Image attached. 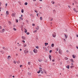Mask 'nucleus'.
<instances>
[{"instance_id":"1","label":"nucleus","mask_w":78,"mask_h":78,"mask_svg":"<svg viewBox=\"0 0 78 78\" xmlns=\"http://www.w3.org/2000/svg\"><path fill=\"white\" fill-rule=\"evenodd\" d=\"M52 37H55L56 36V33L55 32H54L52 34Z\"/></svg>"},{"instance_id":"2","label":"nucleus","mask_w":78,"mask_h":78,"mask_svg":"<svg viewBox=\"0 0 78 78\" xmlns=\"http://www.w3.org/2000/svg\"><path fill=\"white\" fill-rule=\"evenodd\" d=\"M33 51L34 53H37V50L36 49H35L33 50Z\"/></svg>"},{"instance_id":"3","label":"nucleus","mask_w":78,"mask_h":78,"mask_svg":"<svg viewBox=\"0 0 78 78\" xmlns=\"http://www.w3.org/2000/svg\"><path fill=\"white\" fill-rule=\"evenodd\" d=\"M58 53L59 54H61V55H62V50L61 49H59L58 51Z\"/></svg>"},{"instance_id":"4","label":"nucleus","mask_w":78,"mask_h":78,"mask_svg":"<svg viewBox=\"0 0 78 78\" xmlns=\"http://www.w3.org/2000/svg\"><path fill=\"white\" fill-rule=\"evenodd\" d=\"M24 53L26 54L28 52V51H27V50H26L24 51Z\"/></svg>"},{"instance_id":"5","label":"nucleus","mask_w":78,"mask_h":78,"mask_svg":"<svg viewBox=\"0 0 78 78\" xmlns=\"http://www.w3.org/2000/svg\"><path fill=\"white\" fill-rule=\"evenodd\" d=\"M70 61L71 62H75L73 61V60L72 59H70Z\"/></svg>"},{"instance_id":"6","label":"nucleus","mask_w":78,"mask_h":78,"mask_svg":"<svg viewBox=\"0 0 78 78\" xmlns=\"http://www.w3.org/2000/svg\"><path fill=\"white\" fill-rule=\"evenodd\" d=\"M22 38L23 39V40H25V37H23V36H22Z\"/></svg>"},{"instance_id":"7","label":"nucleus","mask_w":78,"mask_h":78,"mask_svg":"<svg viewBox=\"0 0 78 78\" xmlns=\"http://www.w3.org/2000/svg\"><path fill=\"white\" fill-rule=\"evenodd\" d=\"M49 58L50 59V61H51V55H49Z\"/></svg>"},{"instance_id":"8","label":"nucleus","mask_w":78,"mask_h":78,"mask_svg":"<svg viewBox=\"0 0 78 78\" xmlns=\"http://www.w3.org/2000/svg\"><path fill=\"white\" fill-rule=\"evenodd\" d=\"M39 27L38 26H37V27L35 28V29H36V30H39Z\"/></svg>"},{"instance_id":"9","label":"nucleus","mask_w":78,"mask_h":78,"mask_svg":"<svg viewBox=\"0 0 78 78\" xmlns=\"http://www.w3.org/2000/svg\"><path fill=\"white\" fill-rule=\"evenodd\" d=\"M65 60H68V59H69V58H68L67 57H65Z\"/></svg>"},{"instance_id":"10","label":"nucleus","mask_w":78,"mask_h":78,"mask_svg":"<svg viewBox=\"0 0 78 78\" xmlns=\"http://www.w3.org/2000/svg\"><path fill=\"white\" fill-rule=\"evenodd\" d=\"M0 52L2 54H3V53H4V51H1Z\"/></svg>"},{"instance_id":"11","label":"nucleus","mask_w":78,"mask_h":78,"mask_svg":"<svg viewBox=\"0 0 78 78\" xmlns=\"http://www.w3.org/2000/svg\"><path fill=\"white\" fill-rule=\"evenodd\" d=\"M65 37L66 39H67V37H68V36L67 35L65 34Z\"/></svg>"},{"instance_id":"12","label":"nucleus","mask_w":78,"mask_h":78,"mask_svg":"<svg viewBox=\"0 0 78 78\" xmlns=\"http://www.w3.org/2000/svg\"><path fill=\"white\" fill-rule=\"evenodd\" d=\"M69 67H70V66H69V65H68L66 66V68H67V69H69Z\"/></svg>"},{"instance_id":"13","label":"nucleus","mask_w":78,"mask_h":78,"mask_svg":"<svg viewBox=\"0 0 78 78\" xmlns=\"http://www.w3.org/2000/svg\"><path fill=\"white\" fill-rule=\"evenodd\" d=\"M27 74L28 75H30V76H31V73H30L29 72Z\"/></svg>"},{"instance_id":"14","label":"nucleus","mask_w":78,"mask_h":78,"mask_svg":"<svg viewBox=\"0 0 78 78\" xmlns=\"http://www.w3.org/2000/svg\"><path fill=\"white\" fill-rule=\"evenodd\" d=\"M3 49L4 50H6V48L4 47H2Z\"/></svg>"},{"instance_id":"15","label":"nucleus","mask_w":78,"mask_h":78,"mask_svg":"<svg viewBox=\"0 0 78 78\" xmlns=\"http://www.w3.org/2000/svg\"><path fill=\"white\" fill-rule=\"evenodd\" d=\"M12 17H15V14H14V13H12Z\"/></svg>"},{"instance_id":"16","label":"nucleus","mask_w":78,"mask_h":78,"mask_svg":"<svg viewBox=\"0 0 78 78\" xmlns=\"http://www.w3.org/2000/svg\"><path fill=\"white\" fill-rule=\"evenodd\" d=\"M53 12L54 14H55V13L56 12V10H53Z\"/></svg>"},{"instance_id":"17","label":"nucleus","mask_w":78,"mask_h":78,"mask_svg":"<svg viewBox=\"0 0 78 78\" xmlns=\"http://www.w3.org/2000/svg\"><path fill=\"white\" fill-rule=\"evenodd\" d=\"M42 61V59H38V61L39 62H41V61Z\"/></svg>"},{"instance_id":"18","label":"nucleus","mask_w":78,"mask_h":78,"mask_svg":"<svg viewBox=\"0 0 78 78\" xmlns=\"http://www.w3.org/2000/svg\"><path fill=\"white\" fill-rule=\"evenodd\" d=\"M58 49H59V48H55V50H56V51H58Z\"/></svg>"},{"instance_id":"19","label":"nucleus","mask_w":78,"mask_h":78,"mask_svg":"<svg viewBox=\"0 0 78 78\" xmlns=\"http://www.w3.org/2000/svg\"><path fill=\"white\" fill-rule=\"evenodd\" d=\"M23 12H24V11L23 10V9H22L21 12H22V13H23Z\"/></svg>"},{"instance_id":"20","label":"nucleus","mask_w":78,"mask_h":78,"mask_svg":"<svg viewBox=\"0 0 78 78\" xmlns=\"http://www.w3.org/2000/svg\"><path fill=\"white\" fill-rule=\"evenodd\" d=\"M17 63V64H19L20 63V61H19V60H18V61L16 62Z\"/></svg>"},{"instance_id":"21","label":"nucleus","mask_w":78,"mask_h":78,"mask_svg":"<svg viewBox=\"0 0 78 78\" xmlns=\"http://www.w3.org/2000/svg\"><path fill=\"white\" fill-rule=\"evenodd\" d=\"M51 46L52 47H54V44H51Z\"/></svg>"},{"instance_id":"22","label":"nucleus","mask_w":78,"mask_h":78,"mask_svg":"<svg viewBox=\"0 0 78 78\" xmlns=\"http://www.w3.org/2000/svg\"><path fill=\"white\" fill-rule=\"evenodd\" d=\"M48 43H45V44H44L45 45V46H46L47 45H48Z\"/></svg>"},{"instance_id":"23","label":"nucleus","mask_w":78,"mask_h":78,"mask_svg":"<svg viewBox=\"0 0 78 78\" xmlns=\"http://www.w3.org/2000/svg\"><path fill=\"white\" fill-rule=\"evenodd\" d=\"M41 70H39V71L37 72V73H40V72H41Z\"/></svg>"},{"instance_id":"24","label":"nucleus","mask_w":78,"mask_h":78,"mask_svg":"<svg viewBox=\"0 0 78 78\" xmlns=\"http://www.w3.org/2000/svg\"><path fill=\"white\" fill-rule=\"evenodd\" d=\"M51 3L52 4H54V3H55V2L53 1H52Z\"/></svg>"},{"instance_id":"25","label":"nucleus","mask_w":78,"mask_h":78,"mask_svg":"<svg viewBox=\"0 0 78 78\" xmlns=\"http://www.w3.org/2000/svg\"><path fill=\"white\" fill-rule=\"evenodd\" d=\"M13 30H14V31H16V30H17V29H15V28L14 27L13 28Z\"/></svg>"},{"instance_id":"26","label":"nucleus","mask_w":78,"mask_h":78,"mask_svg":"<svg viewBox=\"0 0 78 78\" xmlns=\"http://www.w3.org/2000/svg\"><path fill=\"white\" fill-rule=\"evenodd\" d=\"M20 19H21L22 20H23V18H22L21 17H20Z\"/></svg>"},{"instance_id":"27","label":"nucleus","mask_w":78,"mask_h":78,"mask_svg":"<svg viewBox=\"0 0 78 78\" xmlns=\"http://www.w3.org/2000/svg\"><path fill=\"white\" fill-rule=\"evenodd\" d=\"M24 5H28V3L27 2H26L25 3Z\"/></svg>"},{"instance_id":"28","label":"nucleus","mask_w":78,"mask_h":78,"mask_svg":"<svg viewBox=\"0 0 78 78\" xmlns=\"http://www.w3.org/2000/svg\"><path fill=\"white\" fill-rule=\"evenodd\" d=\"M6 14L7 15L9 14V12H8V11H6Z\"/></svg>"},{"instance_id":"29","label":"nucleus","mask_w":78,"mask_h":78,"mask_svg":"<svg viewBox=\"0 0 78 78\" xmlns=\"http://www.w3.org/2000/svg\"><path fill=\"white\" fill-rule=\"evenodd\" d=\"M2 32H4L5 31V29H3L2 30Z\"/></svg>"},{"instance_id":"30","label":"nucleus","mask_w":78,"mask_h":78,"mask_svg":"<svg viewBox=\"0 0 78 78\" xmlns=\"http://www.w3.org/2000/svg\"><path fill=\"white\" fill-rule=\"evenodd\" d=\"M23 46H24V47H26V46H27V44H24L23 45Z\"/></svg>"},{"instance_id":"31","label":"nucleus","mask_w":78,"mask_h":78,"mask_svg":"<svg viewBox=\"0 0 78 78\" xmlns=\"http://www.w3.org/2000/svg\"><path fill=\"white\" fill-rule=\"evenodd\" d=\"M73 58H75V55H73Z\"/></svg>"},{"instance_id":"32","label":"nucleus","mask_w":78,"mask_h":78,"mask_svg":"<svg viewBox=\"0 0 78 78\" xmlns=\"http://www.w3.org/2000/svg\"><path fill=\"white\" fill-rule=\"evenodd\" d=\"M24 32L25 33H27V29H25V31H24Z\"/></svg>"},{"instance_id":"33","label":"nucleus","mask_w":78,"mask_h":78,"mask_svg":"<svg viewBox=\"0 0 78 78\" xmlns=\"http://www.w3.org/2000/svg\"><path fill=\"white\" fill-rule=\"evenodd\" d=\"M30 64H31V62H28V65H30Z\"/></svg>"},{"instance_id":"34","label":"nucleus","mask_w":78,"mask_h":78,"mask_svg":"<svg viewBox=\"0 0 78 78\" xmlns=\"http://www.w3.org/2000/svg\"><path fill=\"white\" fill-rule=\"evenodd\" d=\"M27 35H29V34H30V33L29 32H27Z\"/></svg>"},{"instance_id":"35","label":"nucleus","mask_w":78,"mask_h":78,"mask_svg":"<svg viewBox=\"0 0 78 78\" xmlns=\"http://www.w3.org/2000/svg\"><path fill=\"white\" fill-rule=\"evenodd\" d=\"M75 11V12H76V13H77V12H78V11H77V10H75V11Z\"/></svg>"},{"instance_id":"36","label":"nucleus","mask_w":78,"mask_h":78,"mask_svg":"<svg viewBox=\"0 0 78 78\" xmlns=\"http://www.w3.org/2000/svg\"><path fill=\"white\" fill-rule=\"evenodd\" d=\"M39 69L40 71H42V68L41 67L39 68Z\"/></svg>"},{"instance_id":"37","label":"nucleus","mask_w":78,"mask_h":78,"mask_svg":"<svg viewBox=\"0 0 78 78\" xmlns=\"http://www.w3.org/2000/svg\"><path fill=\"white\" fill-rule=\"evenodd\" d=\"M36 48H37V49H38V48H39V47L37 46L36 47Z\"/></svg>"},{"instance_id":"38","label":"nucleus","mask_w":78,"mask_h":78,"mask_svg":"<svg viewBox=\"0 0 78 78\" xmlns=\"http://www.w3.org/2000/svg\"><path fill=\"white\" fill-rule=\"evenodd\" d=\"M40 20H42V17H40Z\"/></svg>"},{"instance_id":"39","label":"nucleus","mask_w":78,"mask_h":78,"mask_svg":"<svg viewBox=\"0 0 78 78\" xmlns=\"http://www.w3.org/2000/svg\"><path fill=\"white\" fill-rule=\"evenodd\" d=\"M36 31H37V30H34V33H35V32H36Z\"/></svg>"},{"instance_id":"40","label":"nucleus","mask_w":78,"mask_h":78,"mask_svg":"<svg viewBox=\"0 0 78 78\" xmlns=\"http://www.w3.org/2000/svg\"><path fill=\"white\" fill-rule=\"evenodd\" d=\"M73 66H70V67L71 69H72V68H73Z\"/></svg>"},{"instance_id":"41","label":"nucleus","mask_w":78,"mask_h":78,"mask_svg":"<svg viewBox=\"0 0 78 78\" xmlns=\"http://www.w3.org/2000/svg\"><path fill=\"white\" fill-rule=\"evenodd\" d=\"M13 62L14 63H15V64H16V62L15 61H13Z\"/></svg>"},{"instance_id":"42","label":"nucleus","mask_w":78,"mask_h":78,"mask_svg":"<svg viewBox=\"0 0 78 78\" xmlns=\"http://www.w3.org/2000/svg\"><path fill=\"white\" fill-rule=\"evenodd\" d=\"M52 52V50H50V51H49V53H51Z\"/></svg>"},{"instance_id":"43","label":"nucleus","mask_w":78,"mask_h":78,"mask_svg":"<svg viewBox=\"0 0 78 78\" xmlns=\"http://www.w3.org/2000/svg\"><path fill=\"white\" fill-rule=\"evenodd\" d=\"M41 73H44V72H43V71H42L41 70Z\"/></svg>"},{"instance_id":"44","label":"nucleus","mask_w":78,"mask_h":78,"mask_svg":"<svg viewBox=\"0 0 78 78\" xmlns=\"http://www.w3.org/2000/svg\"><path fill=\"white\" fill-rule=\"evenodd\" d=\"M16 22L17 23H18V20H16Z\"/></svg>"},{"instance_id":"45","label":"nucleus","mask_w":78,"mask_h":78,"mask_svg":"<svg viewBox=\"0 0 78 78\" xmlns=\"http://www.w3.org/2000/svg\"><path fill=\"white\" fill-rule=\"evenodd\" d=\"M32 26H35V24L34 23L32 24Z\"/></svg>"},{"instance_id":"46","label":"nucleus","mask_w":78,"mask_h":78,"mask_svg":"<svg viewBox=\"0 0 78 78\" xmlns=\"http://www.w3.org/2000/svg\"><path fill=\"white\" fill-rule=\"evenodd\" d=\"M9 25H11V22H9Z\"/></svg>"},{"instance_id":"47","label":"nucleus","mask_w":78,"mask_h":78,"mask_svg":"<svg viewBox=\"0 0 78 78\" xmlns=\"http://www.w3.org/2000/svg\"><path fill=\"white\" fill-rule=\"evenodd\" d=\"M10 57H11V56H10V55H9L8 57V58H10Z\"/></svg>"},{"instance_id":"48","label":"nucleus","mask_w":78,"mask_h":78,"mask_svg":"<svg viewBox=\"0 0 78 78\" xmlns=\"http://www.w3.org/2000/svg\"><path fill=\"white\" fill-rule=\"evenodd\" d=\"M22 41L24 43H25V41Z\"/></svg>"},{"instance_id":"49","label":"nucleus","mask_w":78,"mask_h":78,"mask_svg":"<svg viewBox=\"0 0 78 78\" xmlns=\"http://www.w3.org/2000/svg\"><path fill=\"white\" fill-rule=\"evenodd\" d=\"M0 29H2V27L1 26H0Z\"/></svg>"},{"instance_id":"50","label":"nucleus","mask_w":78,"mask_h":78,"mask_svg":"<svg viewBox=\"0 0 78 78\" xmlns=\"http://www.w3.org/2000/svg\"><path fill=\"white\" fill-rule=\"evenodd\" d=\"M44 72L45 73H46L47 72H45V70H44Z\"/></svg>"},{"instance_id":"51","label":"nucleus","mask_w":78,"mask_h":78,"mask_svg":"<svg viewBox=\"0 0 78 78\" xmlns=\"http://www.w3.org/2000/svg\"><path fill=\"white\" fill-rule=\"evenodd\" d=\"M34 11H35V12H37H37H37V11H36V10H34Z\"/></svg>"},{"instance_id":"52","label":"nucleus","mask_w":78,"mask_h":78,"mask_svg":"<svg viewBox=\"0 0 78 78\" xmlns=\"http://www.w3.org/2000/svg\"><path fill=\"white\" fill-rule=\"evenodd\" d=\"M20 67H22V65H20Z\"/></svg>"},{"instance_id":"53","label":"nucleus","mask_w":78,"mask_h":78,"mask_svg":"<svg viewBox=\"0 0 78 78\" xmlns=\"http://www.w3.org/2000/svg\"><path fill=\"white\" fill-rule=\"evenodd\" d=\"M18 45H19V46H21V44H20Z\"/></svg>"},{"instance_id":"54","label":"nucleus","mask_w":78,"mask_h":78,"mask_svg":"<svg viewBox=\"0 0 78 78\" xmlns=\"http://www.w3.org/2000/svg\"><path fill=\"white\" fill-rule=\"evenodd\" d=\"M69 51H68V50H67L66 51V52H67V53L69 52Z\"/></svg>"},{"instance_id":"55","label":"nucleus","mask_w":78,"mask_h":78,"mask_svg":"<svg viewBox=\"0 0 78 78\" xmlns=\"http://www.w3.org/2000/svg\"><path fill=\"white\" fill-rule=\"evenodd\" d=\"M8 5V4H7V3H6L5 4V6H7V5Z\"/></svg>"},{"instance_id":"56","label":"nucleus","mask_w":78,"mask_h":78,"mask_svg":"<svg viewBox=\"0 0 78 78\" xmlns=\"http://www.w3.org/2000/svg\"><path fill=\"white\" fill-rule=\"evenodd\" d=\"M68 6L69 8H70V6L68 5Z\"/></svg>"},{"instance_id":"57","label":"nucleus","mask_w":78,"mask_h":78,"mask_svg":"<svg viewBox=\"0 0 78 78\" xmlns=\"http://www.w3.org/2000/svg\"><path fill=\"white\" fill-rule=\"evenodd\" d=\"M76 76L77 77H78V75H76Z\"/></svg>"},{"instance_id":"58","label":"nucleus","mask_w":78,"mask_h":78,"mask_svg":"<svg viewBox=\"0 0 78 78\" xmlns=\"http://www.w3.org/2000/svg\"><path fill=\"white\" fill-rule=\"evenodd\" d=\"M76 37H78V35H76Z\"/></svg>"},{"instance_id":"59","label":"nucleus","mask_w":78,"mask_h":78,"mask_svg":"<svg viewBox=\"0 0 78 78\" xmlns=\"http://www.w3.org/2000/svg\"><path fill=\"white\" fill-rule=\"evenodd\" d=\"M38 76H41V75L40 74V75H38Z\"/></svg>"},{"instance_id":"60","label":"nucleus","mask_w":78,"mask_h":78,"mask_svg":"<svg viewBox=\"0 0 78 78\" xmlns=\"http://www.w3.org/2000/svg\"><path fill=\"white\" fill-rule=\"evenodd\" d=\"M54 61H55L54 60H52V62H54Z\"/></svg>"},{"instance_id":"61","label":"nucleus","mask_w":78,"mask_h":78,"mask_svg":"<svg viewBox=\"0 0 78 78\" xmlns=\"http://www.w3.org/2000/svg\"><path fill=\"white\" fill-rule=\"evenodd\" d=\"M55 53H56V54H57V53H58V52H57V51H56L55 52Z\"/></svg>"},{"instance_id":"62","label":"nucleus","mask_w":78,"mask_h":78,"mask_svg":"<svg viewBox=\"0 0 78 78\" xmlns=\"http://www.w3.org/2000/svg\"><path fill=\"white\" fill-rule=\"evenodd\" d=\"M20 51H22V49H20Z\"/></svg>"},{"instance_id":"63","label":"nucleus","mask_w":78,"mask_h":78,"mask_svg":"<svg viewBox=\"0 0 78 78\" xmlns=\"http://www.w3.org/2000/svg\"><path fill=\"white\" fill-rule=\"evenodd\" d=\"M76 48L78 49V46H76Z\"/></svg>"},{"instance_id":"64","label":"nucleus","mask_w":78,"mask_h":78,"mask_svg":"<svg viewBox=\"0 0 78 78\" xmlns=\"http://www.w3.org/2000/svg\"><path fill=\"white\" fill-rule=\"evenodd\" d=\"M73 10H74V11H75V10H76L74 8V9H73Z\"/></svg>"}]
</instances>
